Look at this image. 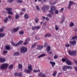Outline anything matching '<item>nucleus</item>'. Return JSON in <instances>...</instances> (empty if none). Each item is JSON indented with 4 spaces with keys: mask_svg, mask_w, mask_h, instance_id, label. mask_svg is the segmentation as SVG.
Listing matches in <instances>:
<instances>
[{
    "mask_svg": "<svg viewBox=\"0 0 77 77\" xmlns=\"http://www.w3.org/2000/svg\"><path fill=\"white\" fill-rule=\"evenodd\" d=\"M2 66H0V69H6L8 68V66H9V65L7 63H4L2 65Z\"/></svg>",
    "mask_w": 77,
    "mask_h": 77,
    "instance_id": "obj_1",
    "label": "nucleus"
},
{
    "mask_svg": "<svg viewBox=\"0 0 77 77\" xmlns=\"http://www.w3.org/2000/svg\"><path fill=\"white\" fill-rule=\"evenodd\" d=\"M27 51V48L26 47H23L20 48L21 53H24Z\"/></svg>",
    "mask_w": 77,
    "mask_h": 77,
    "instance_id": "obj_2",
    "label": "nucleus"
},
{
    "mask_svg": "<svg viewBox=\"0 0 77 77\" xmlns=\"http://www.w3.org/2000/svg\"><path fill=\"white\" fill-rule=\"evenodd\" d=\"M50 8L51 9V10L49 11V13L53 15L54 13H53V11H54L56 10V8L54 6H51L50 7Z\"/></svg>",
    "mask_w": 77,
    "mask_h": 77,
    "instance_id": "obj_3",
    "label": "nucleus"
},
{
    "mask_svg": "<svg viewBox=\"0 0 77 77\" xmlns=\"http://www.w3.org/2000/svg\"><path fill=\"white\" fill-rule=\"evenodd\" d=\"M23 42V41H20L18 43H17L16 44H15L14 42H12V44L13 45H14V46L15 47H17L18 46V45L21 44Z\"/></svg>",
    "mask_w": 77,
    "mask_h": 77,
    "instance_id": "obj_4",
    "label": "nucleus"
},
{
    "mask_svg": "<svg viewBox=\"0 0 77 77\" xmlns=\"http://www.w3.org/2000/svg\"><path fill=\"white\" fill-rule=\"evenodd\" d=\"M68 53L71 56H74L76 55V51H69Z\"/></svg>",
    "mask_w": 77,
    "mask_h": 77,
    "instance_id": "obj_5",
    "label": "nucleus"
},
{
    "mask_svg": "<svg viewBox=\"0 0 77 77\" xmlns=\"http://www.w3.org/2000/svg\"><path fill=\"white\" fill-rule=\"evenodd\" d=\"M6 10L8 11V13L9 14H11V15H12V14H13L12 12L11 11L12 10V9H11V8H7L6 9Z\"/></svg>",
    "mask_w": 77,
    "mask_h": 77,
    "instance_id": "obj_6",
    "label": "nucleus"
},
{
    "mask_svg": "<svg viewBox=\"0 0 77 77\" xmlns=\"http://www.w3.org/2000/svg\"><path fill=\"white\" fill-rule=\"evenodd\" d=\"M30 41V38H27L25 39V42L24 43V45H27V44H29Z\"/></svg>",
    "mask_w": 77,
    "mask_h": 77,
    "instance_id": "obj_7",
    "label": "nucleus"
},
{
    "mask_svg": "<svg viewBox=\"0 0 77 77\" xmlns=\"http://www.w3.org/2000/svg\"><path fill=\"white\" fill-rule=\"evenodd\" d=\"M69 42L71 45H75L76 44V41H70Z\"/></svg>",
    "mask_w": 77,
    "mask_h": 77,
    "instance_id": "obj_8",
    "label": "nucleus"
},
{
    "mask_svg": "<svg viewBox=\"0 0 77 77\" xmlns=\"http://www.w3.org/2000/svg\"><path fill=\"white\" fill-rule=\"evenodd\" d=\"M28 69L30 72L32 71H33V69H32V65H29L28 67Z\"/></svg>",
    "mask_w": 77,
    "mask_h": 77,
    "instance_id": "obj_9",
    "label": "nucleus"
},
{
    "mask_svg": "<svg viewBox=\"0 0 77 77\" xmlns=\"http://www.w3.org/2000/svg\"><path fill=\"white\" fill-rule=\"evenodd\" d=\"M38 76L39 77H41V76L42 77H45V74H43L42 72H41L38 74Z\"/></svg>",
    "mask_w": 77,
    "mask_h": 77,
    "instance_id": "obj_10",
    "label": "nucleus"
},
{
    "mask_svg": "<svg viewBox=\"0 0 77 77\" xmlns=\"http://www.w3.org/2000/svg\"><path fill=\"white\" fill-rule=\"evenodd\" d=\"M43 46L38 45V46L37 49L38 50H42V48H43Z\"/></svg>",
    "mask_w": 77,
    "mask_h": 77,
    "instance_id": "obj_11",
    "label": "nucleus"
},
{
    "mask_svg": "<svg viewBox=\"0 0 77 77\" xmlns=\"http://www.w3.org/2000/svg\"><path fill=\"white\" fill-rule=\"evenodd\" d=\"M66 64H67L68 65H72V62L70 61L69 59H68L67 61L66 62Z\"/></svg>",
    "mask_w": 77,
    "mask_h": 77,
    "instance_id": "obj_12",
    "label": "nucleus"
},
{
    "mask_svg": "<svg viewBox=\"0 0 77 77\" xmlns=\"http://www.w3.org/2000/svg\"><path fill=\"white\" fill-rule=\"evenodd\" d=\"M6 60L5 58H0V62L3 63L6 61Z\"/></svg>",
    "mask_w": 77,
    "mask_h": 77,
    "instance_id": "obj_13",
    "label": "nucleus"
},
{
    "mask_svg": "<svg viewBox=\"0 0 77 77\" xmlns=\"http://www.w3.org/2000/svg\"><path fill=\"white\" fill-rule=\"evenodd\" d=\"M20 29V27H18L17 28H14L13 29V32H17L18 30H19Z\"/></svg>",
    "mask_w": 77,
    "mask_h": 77,
    "instance_id": "obj_14",
    "label": "nucleus"
},
{
    "mask_svg": "<svg viewBox=\"0 0 77 77\" xmlns=\"http://www.w3.org/2000/svg\"><path fill=\"white\" fill-rule=\"evenodd\" d=\"M50 63H51V64H52V67H54V65H56V63H55V62H53L52 61H51L50 62Z\"/></svg>",
    "mask_w": 77,
    "mask_h": 77,
    "instance_id": "obj_15",
    "label": "nucleus"
},
{
    "mask_svg": "<svg viewBox=\"0 0 77 77\" xmlns=\"http://www.w3.org/2000/svg\"><path fill=\"white\" fill-rule=\"evenodd\" d=\"M62 17L63 20H61L60 21V23H63V22H64V21H65V16L63 15L62 16Z\"/></svg>",
    "mask_w": 77,
    "mask_h": 77,
    "instance_id": "obj_16",
    "label": "nucleus"
},
{
    "mask_svg": "<svg viewBox=\"0 0 77 77\" xmlns=\"http://www.w3.org/2000/svg\"><path fill=\"white\" fill-rule=\"evenodd\" d=\"M46 56V54H42L39 56L38 57V58H41V57H44V56Z\"/></svg>",
    "mask_w": 77,
    "mask_h": 77,
    "instance_id": "obj_17",
    "label": "nucleus"
},
{
    "mask_svg": "<svg viewBox=\"0 0 77 77\" xmlns=\"http://www.w3.org/2000/svg\"><path fill=\"white\" fill-rule=\"evenodd\" d=\"M24 72H26V73H30V71L29 70H28L26 69H24Z\"/></svg>",
    "mask_w": 77,
    "mask_h": 77,
    "instance_id": "obj_18",
    "label": "nucleus"
},
{
    "mask_svg": "<svg viewBox=\"0 0 77 77\" xmlns=\"http://www.w3.org/2000/svg\"><path fill=\"white\" fill-rule=\"evenodd\" d=\"M25 19L26 20H27L29 18V16L28 14H26L24 15Z\"/></svg>",
    "mask_w": 77,
    "mask_h": 77,
    "instance_id": "obj_19",
    "label": "nucleus"
},
{
    "mask_svg": "<svg viewBox=\"0 0 77 77\" xmlns=\"http://www.w3.org/2000/svg\"><path fill=\"white\" fill-rule=\"evenodd\" d=\"M67 66H65L63 68V71H66L67 70Z\"/></svg>",
    "mask_w": 77,
    "mask_h": 77,
    "instance_id": "obj_20",
    "label": "nucleus"
},
{
    "mask_svg": "<svg viewBox=\"0 0 77 77\" xmlns=\"http://www.w3.org/2000/svg\"><path fill=\"white\" fill-rule=\"evenodd\" d=\"M68 59H67L66 57L65 58H63L62 59V61L63 62H67V60H68Z\"/></svg>",
    "mask_w": 77,
    "mask_h": 77,
    "instance_id": "obj_21",
    "label": "nucleus"
},
{
    "mask_svg": "<svg viewBox=\"0 0 77 77\" xmlns=\"http://www.w3.org/2000/svg\"><path fill=\"white\" fill-rule=\"evenodd\" d=\"M14 56H17L18 55H20V53L18 52H16L14 53Z\"/></svg>",
    "mask_w": 77,
    "mask_h": 77,
    "instance_id": "obj_22",
    "label": "nucleus"
},
{
    "mask_svg": "<svg viewBox=\"0 0 77 77\" xmlns=\"http://www.w3.org/2000/svg\"><path fill=\"white\" fill-rule=\"evenodd\" d=\"M5 48L6 50H9V49H11V47H9V46L7 45L5 47Z\"/></svg>",
    "mask_w": 77,
    "mask_h": 77,
    "instance_id": "obj_23",
    "label": "nucleus"
},
{
    "mask_svg": "<svg viewBox=\"0 0 77 77\" xmlns=\"http://www.w3.org/2000/svg\"><path fill=\"white\" fill-rule=\"evenodd\" d=\"M69 4L70 5H74V4H75V3L71 1H70L69 2Z\"/></svg>",
    "mask_w": 77,
    "mask_h": 77,
    "instance_id": "obj_24",
    "label": "nucleus"
},
{
    "mask_svg": "<svg viewBox=\"0 0 77 77\" xmlns=\"http://www.w3.org/2000/svg\"><path fill=\"white\" fill-rule=\"evenodd\" d=\"M0 35H1V37H4V36H5V34L0 33Z\"/></svg>",
    "mask_w": 77,
    "mask_h": 77,
    "instance_id": "obj_25",
    "label": "nucleus"
},
{
    "mask_svg": "<svg viewBox=\"0 0 77 77\" xmlns=\"http://www.w3.org/2000/svg\"><path fill=\"white\" fill-rule=\"evenodd\" d=\"M34 72H40V70L39 69L38 70H34Z\"/></svg>",
    "mask_w": 77,
    "mask_h": 77,
    "instance_id": "obj_26",
    "label": "nucleus"
},
{
    "mask_svg": "<svg viewBox=\"0 0 77 77\" xmlns=\"http://www.w3.org/2000/svg\"><path fill=\"white\" fill-rule=\"evenodd\" d=\"M50 47V46H48L47 48L46 49L47 51H49L51 49Z\"/></svg>",
    "mask_w": 77,
    "mask_h": 77,
    "instance_id": "obj_27",
    "label": "nucleus"
},
{
    "mask_svg": "<svg viewBox=\"0 0 77 77\" xmlns=\"http://www.w3.org/2000/svg\"><path fill=\"white\" fill-rule=\"evenodd\" d=\"M19 17L20 16L18 14H16V16L15 17V19H16V20H17L18 19Z\"/></svg>",
    "mask_w": 77,
    "mask_h": 77,
    "instance_id": "obj_28",
    "label": "nucleus"
},
{
    "mask_svg": "<svg viewBox=\"0 0 77 77\" xmlns=\"http://www.w3.org/2000/svg\"><path fill=\"white\" fill-rule=\"evenodd\" d=\"M49 36H51V35L50 34H47L45 35V38H47V37H49Z\"/></svg>",
    "mask_w": 77,
    "mask_h": 77,
    "instance_id": "obj_29",
    "label": "nucleus"
},
{
    "mask_svg": "<svg viewBox=\"0 0 77 77\" xmlns=\"http://www.w3.org/2000/svg\"><path fill=\"white\" fill-rule=\"evenodd\" d=\"M24 34V31H20L19 32L20 35H23Z\"/></svg>",
    "mask_w": 77,
    "mask_h": 77,
    "instance_id": "obj_30",
    "label": "nucleus"
},
{
    "mask_svg": "<svg viewBox=\"0 0 77 77\" xmlns=\"http://www.w3.org/2000/svg\"><path fill=\"white\" fill-rule=\"evenodd\" d=\"M22 65L21 64H19L18 68L20 69H21L22 68Z\"/></svg>",
    "mask_w": 77,
    "mask_h": 77,
    "instance_id": "obj_31",
    "label": "nucleus"
},
{
    "mask_svg": "<svg viewBox=\"0 0 77 77\" xmlns=\"http://www.w3.org/2000/svg\"><path fill=\"white\" fill-rule=\"evenodd\" d=\"M45 7L46 8V9L48 10L50 8V6L48 5H45Z\"/></svg>",
    "mask_w": 77,
    "mask_h": 77,
    "instance_id": "obj_32",
    "label": "nucleus"
},
{
    "mask_svg": "<svg viewBox=\"0 0 77 77\" xmlns=\"http://www.w3.org/2000/svg\"><path fill=\"white\" fill-rule=\"evenodd\" d=\"M14 66L12 64H11L9 66V69H12V68H13V67Z\"/></svg>",
    "mask_w": 77,
    "mask_h": 77,
    "instance_id": "obj_33",
    "label": "nucleus"
},
{
    "mask_svg": "<svg viewBox=\"0 0 77 77\" xmlns=\"http://www.w3.org/2000/svg\"><path fill=\"white\" fill-rule=\"evenodd\" d=\"M22 75H23L22 73H19L18 74V76L19 77H22Z\"/></svg>",
    "mask_w": 77,
    "mask_h": 77,
    "instance_id": "obj_34",
    "label": "nucleus"
},
{
    "mask_svg": "<svg viewBox=\"0 0 77 77\" xmlns=\"http://www.w3.org/2000/svg\"><path fill=\"white\" fill-rule=\"evenodd\" d=\"M67 69H72V66H67Z\"/></svg>",
    "mask_w": 77,
    "mask_h": 77,
    "instance_id": "obj_35",
    "label": "nucleus"
},
{
    "mask_svg": "<svg viewBox=\"0 0 77 77\" xmlns=\"http://www.w3.org/2000/svg\"><path fill=\"white\" fill-rule=\"evenodd\" d=\"M37 44V43H34L32 45V47L33 48L35 47V45H36V44Z\"/></svg>",
    "mask_w": 77,
    "mask_h": 77,
    "instance_id": "obj_36",
    "label": "nucleus"
},
{
    "mask_svg": "<svg viewBox=\"0 0 77 77\" xmlns=\"http://www.w3.org/2000/svg\"><path fill=\"white\" fill-rule=\"evenodd\" d=\"M57 74V71H55L53 73V76H55Z\"/></svg>",
    "mask_w": 77,
    "mask_h": 77,
    "instance_id": "obj_37",
    "label": "nucleus"
},
{
    "mask_svg": "<svg viewBox=\"0 0 77 77\" xmlns=\"http://www.w3.org/2000/svg\"><path fill=\"white\" fill-rule=\"evenodd\" d=\"M74 26V23L72 22L69 24V26L70 27H72V26Z\"/></svg>",
    "mask_w": 77,
    "mask_h": 77,
    "instance_id": "obj_38",
    "label": "nucleus"
},
{
    "mask_svg": "<svg viewBox=\"0 0 77 77\" xmlns=\"http://www.w3.org/2000/svg\"><path fill=\"white\" fill-rule=\"evenodd\" d=\"M36 8L37 9V11H40V9H39V6L38 5H36Z\"/></svg>",
    "mask_w": 77,
    "mask_h": 77,
    "instance_id": "obj_39",
    "label": "nucleus"
},
{
    "mask_svg": "<svg viewBox=\"0 0 77 77\" xmlns=\"http://www.w3.org/2000/svg\"><path fill=\"white\" fill-rule=\"evenodd\" d=\"M8 20H9L8 18V17H6V19L4 20V21L5 23H6V22H7V21H8Z\"/></svg>",
    "mask_w": 77,
    "mask_h": 77,
    "instance_id": "obj_40",
    "label": "nucleus"
},
{
    "mask_svg": "<svg viewBox=\"0 0 77 77\" xmlns=\"http://www.w3.org/2000/svg\"><path fill=\"white\" fill-rule=\"evenodd\" d=\"M55 27L56 30H58L59 29V27L57 25H55Z\"/></svg>",
    "mask_w": 77,
    "mask_h": 77,
    "instance_id": "obj_41",
    "label": "nucleus"
},
{
    "mask_svg": "<svg viewBox=\"0 0 77 77\" xmlns=\"http://www.w3.org/2000/svg\"><path fill=\"white\" fill-rule=\"evenodd\" d=\"M32 30H36V26H34V27H33L32 28Z\"/></svg>",
    "mask_w": 77,
    "mask_h": 77,
    "instance_id": "obj_42",
    "label": "nucleus"
},
{
    "mask_svg": "<svg viewBox=\"0 0 77 77\" xmlns=\"http://www.w3.org/2000/svg\"><path fill=\"white\" fill-rule=\"evenodd\" d=\"M3 30H4V28L2 27L1 29H0V32H2L3 31Z\"/></svg>",
    "mask_w": 77,
    "mask_h": 77,
    "instance_id": "obj_43",
    "label": "nucleus"
},
{
    "mask_svg": "<svg viewBox=\"0 0 77 77\" xmlns=\"http://www.w3.org/2000/svg\"><path fill=\"white\" fill-rule=\"evenodd\" d=\"M77 38V36H75L74 37H72V39H73V40H74L75 39H76Z\"/></svg>",
    "mask_w": 77,
    "mask_h": 77,
    "instance_id": "obj_44",
    "label": "nucleus"
},
{
    "mask_svg": "<svg viewBox=\"0 0 77 77\" xmlns=\"http://www.w3.org/2000/svg\"><path fill=\"white\" fill-rule=\"evenodd\" d=\"M58 56H57V55H55L54 57L55 59H57V58Z\"/></svg>",
    "mask_w": 77,
    "mask_h": 77,
    "instance_id": "obj_45",
    "label": "nucleus"
},
{
    "mask_svg": "<svg viewBox=\"0 0 77 77\" xmlns=\"http://www.w3.org/2000/svg\"><path fill=\"white\" fill-rule=\"evenodd\" d=\"M17 2H18V3H22L23 1H22V0H18L17 1Z\"/></svg>",
    "mask_w": 77,
    "mask_h": 77,
    "instance_id": "obj_46",
    "label": "nucleus"
},
{
    "mask_svg": "<svg viewBox=\"0 0 77 77\" xmlns=\"http://www.w3.org/2000/svg\"><path fill=\"white\" fill-rule=\"evenodd\" d=\"M65 46L66 47H69V44H67L65 45Z\"/></svg>",
    "mask_w": 77,
    "mask_h": 77,
    "instance_id": "obj_47",
    "label": "nucleus"
},
{
    "mask_svg": "<svg viewBox=\"0 0 77 77\" xmlns=\"http://www.w3.org/2000/svg\"><path fill=\"white\" fill-rule=\"evenodd\" d=\"M64 9V8H61L60 10V12H62Z\"/></svg>",
    "mask_w": 77,
    "mask_h": 77,
    "instance_id": "obj_48",
    "label": "nucleus"
},
{
    "mask_svg": "<svg viewBox=\"0 0 77 77\" xmlns=\"http://www.w3.org/2000/svg\"><path fill=\"white\" fill-rule=\"evenodd\" d=\"M38 18H37L35 19V22L36 23H37L38 22Z\"/></svg>",
    "mask_w": 77,
    "mask_h": 77,
    "instance_id": "obj_49",
    "label": "nucleus"
},
{
    "mask_svg": "<svg viewBox=\"0 0 77 77\" xmlns=\"http://www.w3.org/2000/svg\"><path fill=\"white\" fill-rule=\"evenodd\" d=\"M18 73H14V75L15 76H18Z\"/></svg>",
    "mask_w": 77,
    "mask_h": 77,
    "instance_id": "obj_50",
    "label": "nucleus"
},
{
    "mask_svg": "<svg viewBox=\"0 0 77 77\" xmlns=\"http://www.w3.org/2000/svg\"><path fill=\"white\" fill-rule=\"evenodd\" d=\"M42 10H45V6H43L42 8Z\"/></svg>",
    "mask_w": 77,
    "mask_h": 77,
    "instance_id": "obj_51",
    "label": "nucleus"
},
{
    "mask_svg": "<svg viewBox=\"0 0 77 77\" xmlns=\"http://www.w3.org/2000/svg\"><path fill=\"white\" fill-rule=\"evenodd\" d=\"M71 5H70L69 4V6H68V9H70L71 8Z\"/></svg>",
    "mask_w": 77,
    "mask_h": 77,
    "instance_id": "obj_52",
    "label": "nucleus"
},
{
    "mask_svg": "<svg viewBox=\"0 0 77 77\" xmlns=\"http://www.w3.org/2000/svg\"><path fill=\"white\" fill-rule=\"evenodd\" d=\"M55 12V14H58V13H59V11L58 10H56Z\"/></svg>",
    "mask_w": 77,
    "mask_h": 77,
    "instance_id": "obj_53",
    "label": "nucleus"
},
{
    "mask_svg": "<svg viewBox=\"0 0 77 77\" xmlns=\"http://www.w3.org/2000/svg\"><path fill=\"white\" fill-rule=\"evenodd\" d=\"M47 16L48 17H51V15L50 14H48Z\"/></svg>",
    "mask_w": 77,
    "mask_h": 77,
    "instance_id": "obj_54",
    "label": "nucleus"
},
{
    "mask_svg": "<svg viewBox=\"0 0 77 77\" xmlns=\"http://www.w3.org/2000/svg\"><path fill=\"white\" fill-rule=\"evenodd\" d=\"M56 3H57V1H55L53 3H52V4H51V3H50V5H55V4H56Z\"/></svg>",
    "mask_w": 77,
    "mask_h": 77,
    "instance_id": "obj_55",
    "label": "nucleus"
},
{
    "mask_svg": "<svg viewBox=\"0 0 77 77\" xmlns=\"http://www.w3.org/2000/svg\"><path fill=\"white\" fill-rule=\"evenodd\" d=\"M35 27H36V29H40V26H39Z\"/></svg>",
    "mask_w": 77,
    "mask_h": 77,
    "instance_id": "obj_56",
    "label": "nucleus"
},
{
    "mask_svg": "<svg viewBox=\"0 0 77 77\" xmlns=\"http://www.w3.org/2000/svg\"><path fill=\"white\" fill-rule=\"evenodd\" d=\"M48 53H49V54H51L52 52L51 51H47Z\"/></svg>",
    "mask_w": 77,
    "mask_h": 77,
    "instance_id": "obj_57",
    "label": "nucleus"
},
{
    "mask_svg": "<svg viewBox=\"0 0 77 77\" xmlns=\"http://www.w3.org/2000/svg\"><path fill=\"white\" fill-rule=\"evenodd\" d=\"M45 19L46 21H48V20H50V19L48 18V17H46Z\"/></svg>",
    "mask_w": 77,
    "mask_h": 77,
    "instance_id": "obj_58",
    "label": "nucleus"
},
{
    "mask_svg": "<svg viewBox=\"0 0 77 77\" xmlns=\"http://www.w3.org/2000/svg\"><path fill=\"white\" fill-rule=\"evenodd\" d=\"M4 53L6 54L8 53V51H3Z\"/></svg>",
    "mask_w": 77,
    "mask_h": 77,
    "instance_id": "obj_59",
    "label": "nucleus"
},
{
    "mask_svg": "<svg viewBox=\"0 0 77 77\" xmlns=\"http://www.w3.org/2000/svg\"><path fill=\"white\" fill-rule=\"evenodd\" d=\"M14 0H9V1L10 3H11V2H14Z\"/></svg>",
    "mask_w": 77,
    "mask_h": 77,
    "instance_id": "obj_60",
    "label": "nucleus"
},
{
    "mask_svg": "<svg viewBox=\"0 0 77 77\" xmlns=\"http://www.w3.org/2000/svg\"><path fill=\"white\" fill-rule=\"evenodd\" d=\"M47 23V22H45V23H44V26H46V24Z\"/></svg>",
    "mask_w": 77,
    "mask_h": 77,
    "instance_id": "obj_61",
    "label": "nucleus"
},
{
    "mask_svg": "<svg viewBox=\"0 0 77 77\" xmlns=\"http://www.w3.org/2000/svg\"><path fill=\"white\" fill-rule=\"evenodd\" d=\"M22 10L23 12H25V11H26V10H25V9L24 8H23Z\"/></svg>",
    "mask_w": 77,
    "mask_h": 77,
    "instance_id": "obj_62",
    "label": "nucleus"
},
{
    "mask_svg": "<svg viewBox=\"0 0 77 77\" xmlns=\"http://www.w3.org/2000/svg\"><path fill=\"white\" fill-rule=\"evenodd\" d=\"M74 69H75V70L77 71V67H74Z\"/></svg>",
    "mask_w": 77,
    "mask_h": 77,
    "instance_id": "obj_63",
    "label": "nucleus"
},
{
    "mask_svg": "<svg viewBox=\"0 0 77 77\" xmlns=\"http://www.w3.org/2000/svg\"><path fill=\"white\" fill-rule=\"evenodd\" d=\"M74 31H75V32H77V29H74Z\"/></svg>",
    "mask_w": 77,
    "mask_h": 77,
    "instance_id": "obj_64",
    "label": "nucleus"
}]
</instances>
